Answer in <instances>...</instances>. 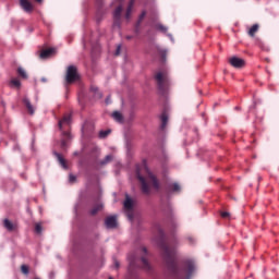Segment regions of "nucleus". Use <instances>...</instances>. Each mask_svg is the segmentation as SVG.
Returning a JSON list of instances; mask_svg holds the SVG:
<instances>
[{
    "label": "nucleus",
    "instance_id": "f257e3e1",
    "mask_svg": "<svg viewBox=\"0 0 279 279\" xmlns=\"http://www.w3.org/2000/svg\"><path fill=\"white\" fill-rule=\"evenodd\" d=\"M158 232L160 236L158 245L161 250L168 271L175 279H191L193 271H195V262L187 259L183 263L182 267L178 266V260L175 259V254H178V241L167 242V240H165V231L159 229Z\"/></svg>",
    "mask_w": 279,
    "mask_h": 279
},
{
    "label": "nucleus",
    "instance_id": "f03ea898",
    "mask_svg": "<svg viewBox=\"0 0 279 279\" xmlns=\"http://www.w3.org/2000/svg\"><path fill=\"white\" fill-rule=\"evenodd\" d=\"M136 178L141 185V191L144 195H149L151 189L154 191H160V181L151 173L146 165L137 166Z\"/></svg>",
    "mask_w": 279,
    "mask_h": 279
},
{
    "label": "nucleus",
    "instance_id": "7ed1b4c3",
    "mask_svg": "<svg viewBox=\"0 0 279 279\" xmlns=\"http://www.w3.org/2000/svg\"><path fill=\"white\" fill-rule=\"evenodd\" d=\"M147 248L145 246L138 248L135 253L129 255V274L134 276L136 269H144V271H151V265L147 260Z\"/></svg>",
    "mask_w": 279,
    "mask_h": 279
},
{
    "label": "nucleus",
    "instance_id": "20e7f679",
    "mask_svg": "<svg viewBox=\"0 0 279 279\" xmlns=\"http://www.w3.org/2000/svg\"><path fill=\"white\" fill-rule=\"evenodd\" d=\"M59 130L62 132L61 138V147L62 149H66V145L69 141H71V132L69 129L71 128V114H65L61 120H59Z\"/></svg>",
    "mask_w": 279,
    "mask_h": 279
},
{
    "label": "nucleus",
    "instance_id": "39448f33",
    "mask_svg": "<svg viewBox=\"0 0 279 279\" xmlns=\"http://www.w3.org/2000/svg\"><path fill=\"white\" fill-rule=\"evenodd\" d=\"M155 80L157 82L158 89L161 93H167V89L171 84V81L169 80V75L167 74V72H158L155 75Z\"/></svg>",
    "mask_w": 279,
    "mask_h": 279
},
{
    "label": "nucleus",
    "instance_id": "423d86ee",
    "mask_svg": "<svg viewBox=\"0 0 279 279\" xmlns=\"http://www.w3.org/2000/svg\"><path fill=\"white\" fill-rule=\"evenodd\" d=\"M80 81V73H77V66L69 65L65 73V84L71 85Z\"/></svg>",
    "mask_w": 279,
    "mask_h": 279
},
{
    "label": "nucleus",
    "instance_id": "0eeeda50",
    "mask_svg": "<svg viewBox=\"0 0 279 279\" xmlns=\"http://www.w3.org/2000/svg\"><path fill=\"white\" fill-rule=\"evenodd\" d=\"M123 14V5H118L113 11V29H121V15Z\"/></svg>",
    "mask_w": 279,
    "mask_h": 279
},
{
    "label": "nucleus",
    "instance_id": "6e6552de",
    "mask_svg": "<svg viewBox=\"0 0 279 279\" xmlns=\"http://www.w3.org/2000/svg\"><path fill=\"white\" fill-rule=\"evenodd\" d=\"M124 210L126 217H129L130 221H132L134 219V202H132V198H130V196H126L124 201Z\"/></svg>",
    "mask_w": 279,
    "mask_h": 279
},
{
    "label": "nucleus",
    "instance_id": "1a4fd4ad",
    "mask_svg": "<svg viewBox=\"0 0 279 279\" xmlns=\"http://www.w3.org/2000/svg\"><path fill=\"white\" fill-rule=\"evenodd\" d=\"M229 63L231 64V66H233L234 69H243V66H245V60L238 58V57H232L229 60Z\"/></svg>",
    "mask_w": 279,
    "mask_h": 279
},
{
    "label": "nucleus",
    "instance_id": "9d476101",
    "mask_svg": "<svg viewBox=\"0 0 279 279\" xmlns=\"http://www.w3.org/2000/svg\"><path fill=\"white\" fill-rule=\"evenodd\" d=\"M105 226L108 228V230H114V228L118 226L117 216H108L105 219Z\"/></svg>",
    "mask_w": 279,
    "mask_h": 279
},
{
    "label": "nucleus",
    "instance_id": "9b49d317",
    "mask_svg": "<svg viewBox=\"0 0 279 279\" xmlns=\"http://www.w3.org/2000/svg\"><path fill=\"white\" fill-rule=\"evenodd\" d=\"M20 7L28 14L34 12V4H32L29 0H20Z\"/></svg>",
    "mask_w": 279,
    "mask_h": 279
},
{
    "label": "nucleus",
    "instance_id": "f8f14e48",
    "mask_svg": "<svg viewBox=\"0 0 279 279\" xmlns=\"http://www.w3.org/2000/svg\"><path fill=\"white\" fill-rule=\"evenodd\" d=\"M53 53H56V49L54 48H48L45 50H41L39 53V58L40 60H47V58H51V56H53Z\"/></svg>",
    "mask_w": 279,
    "mask_h": 279
},
{
    "label": "nucleus",
    "instance_id": "ddd939ff",
    "mask_svg": "<svg viewBox=\"0 0 279 279\" xmlns=\"http://www.w3.org/2000/svg\"><path fill=\"white\" fill-rule=\"evenodd\" d=\"M22 101H23L28 114H34L36 112V108L34 106H32V101H29V98L24 97Z\"/></svg>",
    "mask_w": 279,
    "mask_h": 279
},
{
    "label": "nucleus",
    "instance_id": "4468645a",
    "mask_svg": "<svg viewBox=\"0 0 279 279\" xmlns=\"http://www.w3.org/2000/svg\"><path fill=\"white\" fill-rule=\"evenodd\" d=\"M145 16H147V12L143 11V12L141 13V15H140L137 22H136V24H135V34H138V32H140L138 28L141 27V23H143Z\"/></svg>",
    "mask_w": 279,
    "mask_h": 279
},
{
    "label": "nucleus",
    "instance_id": "2eb2a0df",
    "mask_svg": "<svg viewBox=\"0 0 279 279\" xmlns=\"http://www.w3.org/2000/svg\"><path fill=\"white\" fill-rule=\"evenodd\" d=\"M90 93L94 95L95 99H101V97H102L101 92H99L98 86L92 85Z\"/></svg>",
    "mask_w": 279,
    "mask_h": 279
},
{
    "label": "nucleus",
    "instance_id": "dca6fc26",
    "mask_svg": "<svg viewBox=\"0 0 279 279\" xmlns=\"http://www.w3.org/2000/svg\"><path fill=\"white\" fill-rule=\"evenodd\" d=\"M54 156L57 160H59V163L61 165V167H63V169H69V166H66V160L62 158L61 154L54 153Z\"/></svg>",
    "mask_w": 279,
    "mask_h": 279
},
{
    "label": "nucleus",
    "instance_id": "f3484780",
    "mask_svg": "<svg viewBox=\"0 0 279 279\" xmlns=\"http://www.w3.org/2000/svg\"><path fill=\"white\" fill-rule=\"evenodd\" d=\"M134 8V0H131L129 3V7L125 12V19L126 21H130V17L132 16V9Z\"/></svg>",
    "mask_w": 279,
    "mask_h": 279
},
{
    "label": "nucleus",
    "instance_id": "a211bd4d",
    "mask_svg": "<svg viewBox=\"0 0 279 279\" xmlns=\"http://www.w3.org/2000/svg\"><path fill=\"white\" fill-rule=\"evenodd\" d=\"M3 226L4 228L9 231V232H12L14 231V223H12V221H10V219H4L3 220Z\"/></svg>",
    "mask_w": 279,
    "mask_h": 279
},
{
    "label": "nucleus",
    "instance_id": "6ab92c4d",
    "mask_svg": "<svg viewBox=\"0 0 279 279\" xmlns=\"http://www.w3.org/2000/svg\"><path fill=\"white\" fill-rule=\"evenodd\" d=\"M112 118H113L114 121H117L118 123H123V114H121V112L114 111V112L112 113Z\"/></svg>",
    "mask_w": 279,
    "mask_h": 279
},
{
    "label": "nucleus",
    "instance_id": "aec40b11",
    "mask_svg": "<svg viewBox=\"0 0 279 279\" xmlns=\"http://www.w3.org/2000/svg\"><path fill=\"white\" fill-rule=\"evenodd\" d=\"M258 24H254L250 29H248V36H251V38H254V36H256V32H258Z\"/></svg>",
    "mask_w": 279,
    "mask_h": 279
},
{
    "label": "nucleus",
    "instance_id": "412c9836",
    "mask_svg": "<svg viewBox=\"0 0 279 279\" xmlns=\"http://www.w3.org/2000/svg\"><path fill=\"white\" fill-rule=\"evenodd\" d=\"M167 123H169V117L167 113L161 114V130H165L167 128Z\"/></svg>",
    "mask_w": 279,
    "mask_h": 279
},
{
    "label": "nucleus",
    "instance_id": "4be33fe9",
    "mask_svg": "<svg viewBox=\"0 0 279 279\" xmlns=\"http://www.w3.org/2000/svg\"><path fill=\"white\" fill-rule=\"evenodd\" d=\"M99 210H104L102 204L95 205L90 210V215L95 216V215H97V213H99Z\"/></svg>",
    "mask_w": 279,
    "mask_h": 279
},
{
    "label": "nucleus",
    "instance_id": "5701e85b",
    "mask_svg": "<svg viewBox=\"0 0 279 279\" xmlns=\"http://www.w3.org/2000/svg\"><path fill=\"white\" fill-rule=\"evenodd\" d=\"M10 86L13 88H21V81L14 77L10 81Z\"/></svg>",
    "mask_w": 279,
    "mask_h": 279
},
{
    "label": "nucleus",
    "instance_id": "b1692460",
    "mask_svg": "<svg viewBox=\"0 0 279 279\" xmlns=\"http://www.w3.org/2000/svg\"><path fill=\"white\" fill-rule=\"evenodd\" d=\"M17 75H20L22 80H27V72L22 66L17 68Z\"/></svg>",
    "mask_w": 279,
    "mask_h": 279
},
{
    "label": "nucleus",
    "instance_id": "393cba45",
    "mask_svg": "<svg viewBox=\"0 0 279 279\" xmlns=\"http://www.w3.org/2000/svg\"><path fill=\"white\" fill-rule=\"evenodd\" d=\"M170 191H173V193H180L181 187L180 184L178 183H172L171 185H169Z\"/></svg>",
    "mask_w": 279,
    "mask_h": 279
},
{
    "label": "nucleus",
    "instance_id": "a878e982",
    "mask_svg": "<svg viewBox=\"0 0 279 279\" xmlns=\"http://www.w3.org/2000/svg\"><path fill=\"white\" fill-rule=\"evenodd\" d=\"M109 162H112V155H107L105 159L100 161V165H108Z\"/></svg>",
    "mask_w": 279,
    "mask_h": 279
},
{
    "label": "nucleus",
    "instance_id": "bb28decb",
    "mask_svg": "<svg viewBox=\"0 0 279 279\" xmlns=\"http://www.w3.org/2000/svg\"><path fill=\"white\" fill-rule=\"evenodd\" d=\"M21 271H22V274L27 276V274H29V267L27 265H22L21 266Z\"/></svg>",
    "mask_w": 279,
    "mask_h": 279
},
{
    "label": "nucleus",
    "instance_id": "cd10ccee",
    "mask_svg": "<svg viewBox=\"0 0 279 279\" xmlns=\"http://www.w3.org/2000/svg\"><path fill=\"white\" fill-rule=\"evenodd\" d=\"M156 28L159 29V32H162L163 34H166V32H167V26H165L162 24H157Z\"/></svg>",
    "mask_w": 279,
    "mask_h": 279
},
{
    "label": "nucleus",
    "instance_id": "c85d7f7f",
    "mask_svg": "<svg viewBox=\"0 0 279 279\" xmlns=\"http://www.w3.org/2000/svg\"><path fill=\"white\" fill-rule=\"evenodd\" d=\"M110 134V130L107 131H100L99 132V138H106Z\"/></svg>",
    "mask_w": 279,
    "mask_h": 279
},
{
    "label": "nucleus",
    "instance_id": "c756f323",
    "mask_svg": "<svg viewBox=\"0 0 279 279\" xmlns=\"http://www.w3.org/2000/svg\"><path fill=\"white\" fill-rule=\"evenodd\" d=\"M35 232L37 234H40V232H43V226L40 223L35 225Z\"/></svg>",
    "mask_w": 279,
    "mask_h": 279
},
{
    "label": "nucleus",
    "instance_id": "7c9ffc66",
    "mask_svg": "<svg viewBox=\"0 0 279 279\" xmlns=\"http://www.w3.org/2000/svg\"><path fill=\"white\" fill-rule=\"evenodd\" d=\"M96 20H97V23H100L101 22V11H98L97 14H96Z\"/></svg>",
    "mask_w": 279,
    "mask_h": 279
},
{
    "label": "nucleus",
    "instance_id": "2f4dec72",
    "mask_svg": "<svg viewBox=\"0 0 279 279\" xmlns=\"http://www.w3.org/2000/svg\"><path fill=\"white\" fill-rule=\"evenodd\" d=\"M221 217H222V219H228V217H230V213H228V211H222V213H221Z\"/></svg>",
    "mask_w": 279,
    "mask_h": 279
},
{
    "label": "nucleus",
    "instance_id": "473e14b6",
    "mask_svg": "<svg viewBox=\"0 0 279 279\" xmlns=\"http://www.w3.org/2000/svg\"><path fill=\"white\" fill-rule=\"evenodd\" d=\"M116 56H121V45H119L116 49Z\"/></svg>",
    "mask_w": 279,
    "mask_h": 279
},
{
    "label": "nucleus",
    "instance_id": "72a5a7b5",
    "mask_svg": "<svg viewBox=\"0 0 279 279\" xmlns=\"http://www.w3.org/2000/svg\"><path fill=\"white\" fill-rule=\"evenodd\" d=\"M76 178L73 174H70V182H75Z\"/></svg>",
    "mask_w": 279,
    "mask_h": 279
},
{
    "label": "nucleus",
    "instance_id": "f704fd0d",
    "mask_svg": "<svg viewBox=\"0 0 279 279\" xmlns=\"http://www.w3.org/2000/svg\"><path fill=\"white\" fill-rule=\"evenodd\" d=\"M114 267H116V269H119V267H120V264L117 259L114 260Z\"/></svg>",
    "mask_w": 279,
    "mask_h": 279
},
{
    "label": "nucleus",
    "instance_id": "c9c22d12",
    "mask_svg": "<svg viewBox=\"0 0 279 279\" xmlns=\"http://www.w3.org/2000/svg\"><path fill=\"white\" fill-rule=\"evenodd\" d=\"M126 40H132V36H126Z\"/></svg>",
    "mask_w": 279,
    "mask_h": 279
},
{
    "label": "nucleus",
    "instance_id": "e433bc0d",
    "mask_svg": "<svg viewBox=\"0 0 279 279\" xmlns=\"http://www.w3.org/2000/svg\"><path fill=\"white\" fill-rule=\"evenodd\" d=\"M37 3H43V0H35Z\"/></svg>",
    "mask_w": 279,
    "mask_h": 279
},
{
    "label": "nucleus",
    "instance_id": "4c0bfd02",
    "mask_svg": "<svg viewBox=\"0 0 279 279\" xmlns=\"http://www.w3.org/2000/svg\"><path fill=\"white\" fill-rule=\"evenodd\" d=\"M41 82H47V78L43 77V78H41Z\"/></svg>",
    "mask_w": 279,
    "mask_h": 279
},
{
    "label": "nucleus",
    "instance_id": "58836bf2",
    "mask_svg": "<svg viewBox=\"0 0 279 279\" xmlns=\"http://www.w3.org/2000/svg\"><path fill=\"white\" fill-rule=\"evenodd\" d=\"M108 101H110V99H109V98H107V104H108Z\"/></svg>",
    "mask_w": 279,
    "mask_h": 279
},
{
    "label": "nucleus",
    "instance_id": "ea45409f",
    "mask_svg": "<svg viewBox=\"0 0 279 279\" xmlns=\"http://www.w3.org/2000/svg\"><path fill=\"white\" fill-rule=\"evenodd\" d=\"M108 101H110V99H109V98H107V104H108Z\"/></svg>",
    "mask_w": 279,
    "mask_h": 279
}]
</instances>
